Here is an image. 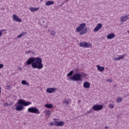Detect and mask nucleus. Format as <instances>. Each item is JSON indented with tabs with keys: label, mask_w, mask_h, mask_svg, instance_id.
<instances>
[{
	"label": "nucleus",
	"mask_w": 129,
	"mask_h": 129,
	"mask_svg": "<svg viewBox=\"0 0 129 129\" xmlns=\"http://www.w3.org/2000/svg\"><path fill=\"white\" fill-rule=\"evenodd\" d=\"M49 124H50V125H51V126H52V125H56L55 123H54V122H51L49 123Z\"/></svg>",
	"instance_id": "31"
},
{
	"label": "nucleus",
	"mask_w": 129,
	"mask_h": 129,
	"mask_svg": "<svg viewBox=\"0 0 129 129\" xmlns=\"http://www.w3.org/2000/svg\"><path fill=\"white\" fill-rule=\"evenodd\" d=\"M96 67L97 68V70L99 71L100 72H103V71H104V67H100L99 65H97Z\"/></svg>",
	"instance_id": "16"
},
{
	"label": "nucleus",
	"mask_w": 129,
	"mask_h": 129,
	"mask_svg": "<svg viewBox=\"0 0 129 129\" xmlns=\"http://www.w3.org/2000/svg\"><path fill=\"white\" fill-rule=\"evenodd\" d=\"M29 10L31 13H35V12H38L39 10H40V8H34V7H30L29 8Z\"/></svg>",
	"instance_id": "14"
},
{
	"label": "nucleus",
	"mask_w": 129,
	"mask_h": 129,
	"mask_svg": "<svg viewBox=\"0 0 129 129\" xmlns=\"http://www.w3.org/2000/svg\"><path fill=\"white\" fill-rule=\"evenodd\" d=\"M128 19H129V14L127 15H125L124 16H121L120 18V22H121V23H124V22H126V21H127V20Z\"/></svg>",
	"instance_id": "9"
},
{
	"label": "nucleus",
	"mask_w": 129,
	"mask_h": 129,
	"mask_svg": "<svg viewBox=\"0 0 129 129\" xmlns=\"http://www.w3.org/2000/svg\"><path fill=\"white\" fill-rule=\"evenodd\" d=\"M92 112V109H91L89 111H87V113H91Z\"/></svg>",
	"instance_id": "30"
},
{
	"label": "nucleus",
	"mask_w": 129,
	"mask_h": 129,
	"mask_svg": "<svg viewBox=\"0 0 129 129\" xmlns=\"http://www.w3.org/2000/svg\"><path fill=\"white\" fill-rule=\"evenodd\" d=\"M26 54H34V52L31 50L26 51Z\"/></svg>",
	"instance_id": "26"
},
{
	"label": "nucleus",
	"mask_w": 129,
	"mask_h": 129,
	"mask_svg": "<svg viewBox=\"0 0 129 129\" xmlns=\"http://www.w3.org/2000/svg\"><path fill=\"white\" fill-rule=\"evenodd\" d=\"M2 68H4V64H0V69H2Z\"/></svg>",
	"instance_id": "32"
},
{
	"label": "nucleus",
	"mask_w": 129,
	"mask_h": 129,
	"mask_svg": "<svg viewBox=\"0 0 129 129\" xmlns=\"http://www.w3.org/2000/svg\"><path fill=\"white\" fill-rule=\"evenodd\" d=\"M109 108H111V109H112V108H113V107H114V106L112 104H109Z\"/></svg>",
	"instance_id": "28"
},
{
	"label": "nucleus",
	"mask_w": 129,
	"mask_h": 129,
	"mask_svg": "<svg viewBox=\"0 0 129 129\" xmlns=\"http://www.w3.org/2000/svg\"><path fill=\"white\" fill-rule=\"evenodd\" d=\"M101 28H102V24L98 23L96 27L94 29V32H98Z\"/></svg>",
	"instance_id": "12"
},
{
	"label": "nucleus",
	"mask_w": 129,
	"mask_h": 129,
	"mask_svg": "<svg viewBox=\"0 0 129 129\" xmlns=\"http://www.w3.org/2000/svg\"><path fill=\"white\" fill-rule=\"evenodd\" d=\"M17 105L15 107L16 110L17 111H22L24 109V106H29L32 104V102L30 101H26L24 99H20L17 102Z\"/></svg>",
	"instance_id": "2"
},
{
	"label": "nucleus",
	"mask_w": 129,
	"mask_h": 129,
	"mask_svg": "<svg viewBox=\"0 0 129 129\" xmlns=\"http://www.w3.org/2000/svg\"><path fill=\"white\" fill-rule=\"evenodd\" d=\"M77 33H79L80 35H83L87 33V27H86V23H81L79 25L78 27L76 29Z\"/></svg>",
	"instance_id": "3"
},
{
	"label": "nucleus",
	"mask_w": 129,
	"mask_h": 129,
	"mask_svg": "<svg viewBox=\"0 0 129 129\" xmlns=\"http://www.w3.org/2000/svg\"><path fill=\"white\" fill-rule=\"evenodd\" d=\"M63 103H64V104H69V101L67 100H64L63 101Z\"/></svg>",
	"instance_id": "27"
},
{
	"label": "nucleus",
	"mask_w": 129,
	"mask_h": 129,
	"mask_svg": "<svg viewBox=\"0 0 129 129\" xmlns=\"http://www.w3.org/2000/svg\"><path fill=\"white\" fill-rule=\"evenodd\" d=\"M54 4H55V2H54V1H47L45 3V6H49L54 5Z\"/></svg>",
	"instance_id": "19"
},
{
	"label": "nucleus",
	"mask_w": 129,
	"mask_h": 129,
	"mask_svg": "<svg viewBox=\"0 0 129 129\" xmlns=\"http://www.w3.org/2000/svg\"><path fill=\"white\" fill-rule=\"evenodd\" d=\"M28 112L35 113V114H40V110L38 108L34 107H29L28 109Z\"/></svg>",
	"instance_id": "6"
},
{
	"label": "nucleus",
	"mask_w": 129,
	"mask_h": 129,
	"mask_svg": "<svg viewBox=\"0 0 129 129\" xmlns=\"http://www.w3.org/2000/svg\"><path fill=\"white\" fill-rule=\"evenodd\" d=\"M84 88H89L90 87V83L88 82H85L83 84Z\"/></svg>",
	"instance_id": "17"
},
{
	"label": "nucleus",
	"mask_w": 129,
	"mask_h": 129,
	"mask_svg": "<svg viewBox=\"0 0 129 129\" xmlns=\"http://www.w3.org/2000/svg\"><path fill=\"white\" fill-rule=\"evenodd\" d=\"M45 106L46 108H53V104H45Z\"/></svg>",
	"instance_id": "22"
},
{
	"label": "nucleus",
	"mask_w": 129,
	"mask_h": 129,
	"mask_svg": "<svg viewBox=\"0 0 129 129\" xmlns=\"http://www.w3.org/2000/svg\"><path fill=\"white\" fill-rule=\"evenodd\" d=\"M46 115L47 116H50V114H51V111L50 110H46L45 111Z\"/></svg>",
	"instance_id": "24"
},
{
	"label": "nucleus",
	"mask_w": 129,
	"mask_h": 129,
	"mask_svg": "<svg viewBox=\"0 0 129 129\" xmlns=\"http://www.w3.org/2000/svg\"><path fill=\"white\" fill-rule=\"evenodd\" d=\"M3 36V31H0V37H2Z\"/></svg>",
	"instance_id": "34"
},
{
	"label": "nucleus",
	"mask_w": 129,
	"mask_h": 129,
	"mask_svg": "<svg viewBox=\"0 0 129 129\" xmlns=\"http://www.w3.org/2000/svg\"><path fill=\"white\" fill-rule=\"evenodd\" d=\"M26 35H27V32H23L21 33L20 35H19L17 36V38H21V37H24V36H26Z\"/></svg>",
	"instance_id": "20"
},
{
	"label": "nucleus",
	"mask_w": 129,
	"mask_h": 129,
	"mask_svg": "<svg viewBox=\"0 0 129 129\" xmlns=\"http://www.w3.org/2000/svg\"><path fill=\"white\" fill-rule=\"evenodd\" d=\"M57 90L56 88H48L46 89L47 93H54Z\"/></svg>",
	"instance_id": "11"
},
{
	"label": "nucleus",
	"mask_w": 129,
	"mask_h": 129,
	"mask_svg": "<svg viewBox=\"0 0 129 129\" xmlns=\"http://www.w3.org/2000/svg\"><path fill=\"white\" fill-rule=\"evenodd\" d=\"M6 88L7 90H10V89H11V86L10 85H7Z\"/></svg>",
	"instance_id": "29"
},
{
	"label": "nucleus",
	"mask_w": 129,
	"mask_h": 129,
	"mask_svg": "<svg viewBox=\"0 0 129 129\" xmlns=\"http://www.w3.org/2000/svg\"><path fill=\"white\" fill-rule=\"evenodd\" d=\"M73 73H74V71H71L67 75V77H69V76H72V75H73Z\"/></svg>",
	"instance_id": "25"
},
{
	"label": "nucleus",
	"mask_w": 129,
	"mask_h": 129,
	"mask_svg": "<svg viewBox=\"0 0 129 129\" xmlns=\"http://www.w3.org/2000/svg\"><path fill=\"white\" fill-rule=\"evenodd\" d=\"M13 20L15 22H18V23H22V19L19 18V16L15 14L13 15Z\"/></svg>",
	"instance_id": "10"
},
{
	"label": "nucleus",
	"mask_w": 129,
	"mask_h": 129,
	"mask_svg": "<svg viewBox=\"0 0 129 129\" xmlns=\"http://www.w3.org/2000/svg\"><path fill=\"white\" fill-rule=\"evenodd\" d=\"M48 33H50V36H55L56 34L55 33V31L51 29L48 30Z\"/></svg>",
	"instance_id": "18"
},
{
	"label": "nucleus",
	"mask_w": 129,
	"mask_h": 129,
	"mask_svg": "<svg viewBox=\"0 0 129 129\" xmlns=\"http://www.w3.org/2000/svg\"><path fill=\"white\" fill-rule=\"evenodd\" d=\"M107 81H108L109 82H111V80L108 79V80H107Z\"/></svg>",
	"instance_id": "35"
},
{
	"label": "nucleus",
	"mask_w": 129,
	"mask_h": 129,
	"mask_svg": "<svg viewBox=\"0 0 129 129\" xmlns=\"http://www.w3.org/2000/svg\"><path fill=\"white\" fill-rule=\"evenodd\" d=\"M27 65H31L34 69L41 70L43 69L42 58L40 57H30L26 61Z\"/></svg>",
	"instance_id": "1"
},
{
	"label": "nucleus",
	"mask_w": 129,
	"mask_h": 129,
	"mask_svg": "<svg viewBox=\"0 0 129 129\" xmlns=\"http://www.w3.org/2000/svg\"><path fill=\"white\" fill-rule=\"evenodd\" d=\"M103 108V106L101 105H94L92 109H93L95 111H98V110H101Z\"/></svg>",
	"instance_id": "7"
},
{
	"label": "nucleus",
	"mask_w": 129,
	"mask_h": 129,
	"mask_svg": "<svg viewBox=\"0 0 129 129\" xmlns=\"http://www.w3.org/2000/svg\"><path fill=\"white\" fill-rule=\"evenodd\" d=\"M105 129H107V128H108V127H107V126H106L105 127Z\"/></svg>",
	"instance_id": "37"
},
{
	"label": "nucleus",
	"mask_w": 129,
	"mask_h": 129,
	"mask_svg": "<svg viewBox=\"0 0 129 129\" xmlns=\"http://www.w3.org/2000/svg\"><path fill=\"white\" fill-rule=\"evenodd\" d=\"M70 80L74 81H82V75L79 73L75 74L70 77Z\"/></svg>",
	"instance_id": "4"
},
{
	"label": "nucleus",
	"mask_w": 129,
	"mask_h": 129,
	"mask_svg": "<svg viewBox=\"0 0 129 129\" xmlns=\"http://www.w3.org/2000/svg\"><path fill=\"white\" fill-rule=\"evenodd\" d=\"M116 101L117 103H119V102H121L122 101V99L120 97H118L116 99Z\"/></svg>",
	"instance_id": "23"
},
{
	"label": "nucleus",
	"mask_w": 129,
	"mask_h": 129,
	"mask_svg": "<svg viewBox=\"0 0 129 129\" xmlns=\"http://www.w3.org/2000/svg\"><path fill=\"white\" fill-rule=\"evenodd\" d=\"M127 33L128 34H129V30L127 31Z\"/></svg>",
	"instance_id": "39"
},
{
	"label": "nucleus",
	"mask_w": 129,
	"mask_h": 129,
	"mask_svg": "<svg viewBox=\"0 0 129 129\" xmlns=\"http://www.w3.org/2000/svg\"><path fill=\"white\" fill-rule=\"evenodd\" d=\"M1 93H2V88L0 87V95Z\"/></svg>",
	"instance_id": "36"
},
{
	"label": "nucleus",
	"mask_w": 129,
	"mask_h": 129,
	"mask_svg": "<svg viewBox=\"0 0 129 129\" xmlns=\"http://www.w3.org/2000/svg\"><path fill=\"white\" fill-rule=\"evenodd\" d=\"M118 57H114V61H119V60H122V59H123L124 58V57H125V56L124 55H118Z\"/></svg>",
	"instance_id": "13"
},
{
	"label": "nucleus",
	"mask_w": 129,
	"mask_h": 129,
	"mask_svg": "<svg viewBox=\"0 0 129 129\" xmlns=\"http://www.w3.org/2000/svg\"><path fill=\"white\" fill-rule=\"evenodd\" d=\"M19 70H22V68H20L19 69Z\"/></svg>",
	"instance_id": "38"
},
{
	"label": "nucleus",
	"mask_w": 129,
	"mask_h": 129,
	"mask_svg": "<svg viewBox=\"0 0 129 129\" xmlns=\"http://www.w3.org/2000/svg\"><path fill=\"white\" fill-rule=\"evenodd\" d=\"M115 34L114 33H110L107 36V40H111L115 38Z\"/></svg>",
	"instance_id": "15"
},
{
	"label": "nucleus",
	"mask_w": 129,
	"mask_h": 129,
	"mask_svg": "<svg viewBox=\"0 0 129 129\" xmlns=\"http://www.w3.org/2000/svg\"><path fill=\"white\" fill-rule=\"evenodd\" d=\"M4 106H9L10 105L8 103H4Z\"/></svg>",
	"instance_id": "33"
},
{
	"label": "nucleus",
	"mask_w": 129,
	"mask_h": 129,
	"mask_svg": "<svg viewBox=\"0 0 129 129\" xmlns=\"http://www.w3.org/2000/svg\"><path fill=\"white\" fill-rule=\"evenodd\" d=\"M79 46L80 47H82L83 48H90L91 47H92V44H91L89 42L83 41L80 42V43L79 44Z\"/></svg>",
	"instance_id": "5"
},
{
	"label": "nucleus",
	"mask_w": 129,
	"mask_h": 129,
	"mask_svg": "<svg viewBox=\"0 0 129 129\" xmlns=\"http://www.w3.org/2000/svg\"><path fill=\"white\" fill-rule=\"evenodd\" d=\"M53 120L55 123V125L56 126H63V125L65 124V123H64V121H58V119L54 118Z\"/></svg>",
	"instance_id": "8"
},
{
	"label": "nucleus",
	"mask_w": 129,
	"mask_h": 129,
	"mask_svg": "<svg viewBox=\"0 0 129 129\" xmlns=\"http://www.w3.org/2000/svg\"><path fill=\"white\" fill-rule=\"evenodd\" d=\"M21 83L23 85H27L28 86H30V84H29V83H28L25 80H22V82H21Z\"/></svg>",
	"instance_id": "21"
},
{
	"label": "nucleus",
	"mask_w": 129,
	"mask_h": 129,
	"mask_svg": "<svg viewBox=\"0 0 129 129\" xmlns=\"http://www.w3.org/2000/svg\"><path fill=\"white\" fill-rule=\"evenodd\" d=\"M43 0H40L41 2H42Z\"/></svg>",
	"instance_id": "40"
}]
</instances>
